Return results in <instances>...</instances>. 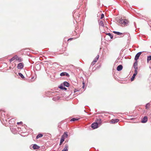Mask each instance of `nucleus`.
Listing matches in <instances>:
<instances>
[{
  "label": "nucleus",
  "instance_id": "obj_1",
  "mask_svg": "<svg viewBox=\"0 0 151 151\" xmlns=\"http://www.w3.org/2000/svg\"><path fill=\"white\" fill-rule=\"evenodd\" d=\"M119 23L121 26H125L128 25L129 22L126 19L121 18L119 20Z\"/></svg>",
  "mask_w": 151,
  "mask_h": 151
},
{
  "label": "nucleus",
  "instance_id": "obj_2",
  "mask_svg": "<svg viewBox=\"0 0 151 151\" xmlns=\"http://www.w3.org/2000/svg\"><path fill=\"white\" fill-rule=\"evenodd\" d=\"M91 127L93 129H96L98 127V124L97 122L93 123L91 124Z\"/></svg>",
  "mask_w": 151,
  "mask_h": 151
},
{
  "label": "nucleus",
  "instance_id": "obj_3",
  "mask_svg": "<svg viewBox=\"0 0 151 151\" xmlns=\"http://www.w3.org/2000/svg\"><path fill=\"white\" fill-rule=\"evenodd\" d=\"M142 52H139L137 54L134 58V60H137L139 59L140 55L142 54Z\"/></svg>",
  "mask_w": 151,
  "mask_h": 151
},
{
  "label": "nucleus",
  "instance_id": "obj_4",
  "mask_svg": "<svg viewBox=\"0 0 151 151\" xmlns=\"http://www.w3.org/2000/svg\"><path fill=\"white\" fill-rule=\"evenodd\" d=\"M134 68L135 69L134 71H136L137 72L138 67H137V61H135L134 64Z\"/></svg>",
  "mask_w": 151,
  "mask_h": 151
},
{
  "label": "nucleus",
  "instance_id": "obj_5",
  "mask_svg": "<svg viewBox=\"0 0 151 151\" xmlns=\"http://www.w3.org/2000/svg\"><path fill=\"white\" fill-rule=\"evenodd\" d=\"M24 67L23 64V63H19L17 66V68L19 69H22Z\"/></svg>",
  "mask_w": 151,
  "mask_h": 151
},
{
  "label": "nucleus",
  "instance_id": "obj_6",
  "mask_svg": "<svg viewBox=\"0 0 151 151\" xmlns=\"http://www.w3.org/2000/svg\"><path fill=\"white\" fill-rule=\"evenodd\" d=\"M137 72H136V71H134V73L133 76L132 77V78H131V81H132L134 80V78L135 76H136L137 74Z\"/></svg>",
  "mask_w": 151,
  "mask_h": 151
},
{
  "label": "nucleus",
  "instance_id": "obj_7",
  "mask_svg": "<svg viewBox=\"0 0 151 151\" xmlns=\"http://www.w3.org/2000/svg\"><path fill=\"white\" fill-rule=\"evenodd\" d=\"M147 121V117L146 116H145L142 120L141 122L142 123H145Z\"/></svg>",
  "mask_w": 151,
  "mask_h": 151
},
{
  "label": "nucleus",
  "instance_id": "obj_8",
  "mask_svg": "<svg viewBox=\"0 0 151 151\" xmlns=\"http://www.w3.org/2000/svg\"><path fill=\"white\" fill-rule=\"evenodd\" d=\"M41 66L40 64H38L36 65L35 66V68L37 70H40L41 69Z\"/></svg>",
  "mask_w": 151,
  "mask_h": 151
},
{
  "label": "nucleus",
  "instance_id": "obj_9",
  "mask_svg": "<svg viewBox=\"0 0 151 151\" xmlns=\"http://www.w3.org/2000/svg\"><path fill=\"white\" fill-rule=\"evenodd\" d=\"M60 75L61 76H66L68 77L69 76L68 74L66 72H62L60 74Z\"/></svg>",
  "mask_w": 151,
  "mask_h": 151
},
{
  "label": "nucleus",
  "instance_id": "obj_10",
  "mask_svg": "<svg viewBox=\"0 0 151 151\" xmlns=\"http://www.w3.org/2000/svg\"><path fill=\"white\" fill-rule=\"evenodd\" d=\"M119 121V119H112L111 120L110 122L111 123H115L118 122Z\"/></svg>",
  "mask_w": 151,
  "mask_h": 151
},
{
  "label": "nucleus",
  "instance_id": "obj_11",
  "mask_svg": "<svg viewBox=\"0 0 151 151\" xmlns=\"http://www.w3.org/2000/svg\"><path fill=\"white\" fill-rule=\"evenodd\" d=\"M68 133L67 132H65L64 133L63 135L61 137H63L65 139V138H67L68 137Z\"/></svg>",
  "mask_w": 151,
  "mask_h": 151
},
{
  "label": "nucleus",
  "instance_id": "obj_12",
  "mask_svg": "<svg viewBox=\"0 0 151 151\" xmlns=\"http://www.w3.org/2000/svg\"><path fill=\"white\" fill-rule=\"evenodd\" d=\"M32 147L34 150H37L40 148V147L36 144H34L33 145Z\"/></svg>",
  "mask_w": 151,
  "mask_h": 151
},
{
  "label": "nucleus",
  "instance_id": "obj_13",
  "mask_svg": "<svg viewBox=\"0 0 151 151\" xmlns=\"http://www.w3.org/2000/svg\"><path fill=\"white\" fill-rule=\"evenodd\" d=\"M122 68H123L122 66V65H118L117 66V70L118 71H119L121 70L122 69Z\"/></svg>",
  "mask_w": 151,
  "mask_h": 151
},
{
  "label": "nucleus",
  "instance_id": "obj_14",
  "mask_svg": "<svg viewBox=\"0 0 151 151\" xmlns=\"http://www.w3.org/2000/svg\"><path fill=\"white\" fill-rule=\"evenodd\" d=\"M59 88L62 90H67V88L63 86V85L61 84L60 86H59Z\"/></svg>",
  "mask_w": 151,
  "mask_h": 151
},
{
  "label": "nucleus",
  "instance_id": "obj_15",
  "mask_svg": "<svg viewBox=\"0 0 151 151\" xmlns=\"http://www.w3.org/2000/svg\"><path fill=\"white\" fill-rule=\"evenodd\" d=\"M68 146L67 144H66L65 147L62 151H68Z\"/></svg>",
  "mask_w": 151,
  "mask_h": 151
},
{
  "label": "nucleus",
  "instance_id": "obj_16",
  "mask_svg": "<svg viewBox=\"0 0 151 151\" xmlns=\"http://www.w3.org/2000/svg\"><path fill=\"white\" fill-rule=\"evenodd\" d=\"M63 85L64 86H65L67 87H68L69 86V84L68 82L65 81L63 83Z\"/></svg>",
  "mask_w": 151,
  "mask_h": 151
},
{
  "label": "nucleus",
  "instance_id": "obj_17",
  "mask_svg": "<svg viewBox=\"0 0 151 151\" xmlns=\"http://www.w3.org/2000/svg\"><path fill=\"white\" fill-rule=\"evenodd\" d=\"M99 57V55H98L93 60L94 62H95L96 63L97 62L98 60V59Z\"/></svg>",
  "mask_w": 151,
  "mask_h": 151
},
{
  "label": "nucleus",
  "instance_id": "obj_18",
  "mask_svg": "<svg viewBox=\"0 0 151 151\" xmlns=\"http://www.w3.org/2000/svg\"><path fill=\"white\" fill-rule=\"evenodd\" d=\"M16 60H18L20 62L21 61V58L20 57H18L17 55H16Z\"/></svg>",
  "mask_w": 151,
  "mask_h": 151
},
{
  "label": "nucleus",
  "instance_id": "obj_19",
  "mask_svg": "<svg viewBox=\"0 0 151 151\" xmlns=\"http://www.w3.org/2000/svg\"><path fill=\"white\" fill-rule=\"evenodd\" d=\"M113 32L114 33H115V34H116L117 35H121L122 34V33L119 32H116V31H113Z\"/></svg>",
  "mask_w": 151,
  "mask_h": 151
},
{
  "label": "nucleus",
  "instance_id": "obj_20",
  "mask_svg": "<svg viewBox=\"0 0 151 151\" xmlns=\"http://www.w3.org/2000/svg\"><path fill=\"white\" fill-rule=\"evenodd\" d=\"M99 24L102 27H104V22L102 21H100L99 22Z\"/></svg>",
  "mask_w": 151,
  "mask_h": 151
},
{
  "label": "nucleus",
  "instance_id": "obj_21",
  "mask_svg": "<svg viewBox=\"0 0 151 151\" xmlns=\"http://www.w3.org/2000/svg\"><path fill=\"white\" fill-rule=\"evenodd\" d=\"M43 136V135L42 134H39L36 137V139H38L39 138Z\"/></svg>",
  "mask_w": 151,
  "mask_h": 151
},
{
  "label": "nucleus",
  "instance_id": "obj_22",
  "mask_svg": "<svg viewBox=\"0 0 151 151\" xmlns=\"http://www.w3.org/2000/svg\"><path fill=\"white\" fill-rule=\"evenodd\" d=\"M64 139H64L63 137H62V138L61 137V139L60 140V145H61V144H62L63 142L64 141Z\"/></svg>",
  "mask_w": 151,
  "mask_h": 151
},
{
  "label": "nucleus",
  "instance_id": "obj_23",
  "mask_svg": "<svg viewBox=\"0 0 151 151\" xmlns=\"http://www.w3.org/2000/svg\"><path fill=\"white\" fill-rule=\"evenodd\" d=\"M16 55L12 58L11 59H10L9 60L10 62H11L12 61H14V60H16Z\"/></svg>",
  "mask_w": 151,
  "mask_h": 151
},
{
  "label": "nucleus",
  "instance_id": "obj_24",
  "mask_svg": "<svg viewBox=\"0 0 151 151\" xmlns=\"http://www.w3.org/2000/svg\"><path fill=\"white\" fill-rule=\"evenodd\" d=\"M78 119L77 118H73L71 119L70 121V122H74L77 120H78Z\"/></svg>",
  "mask_w": 151,
  "mask_h": 151
},
{
  "label": "nucleus",
  "instance_id": "obj_25",
  "mask_svg": "<svg viewBox=\"0 0 151 151\" xmlns=\"http://www.w3.org/2000/svg\"><path fill=\"white\" fill-rule=\"evenodd\" d=\"M106 35L109 36L111 39H112L113 38V36L110 33H107L106 34Z\"/></svg>",
  "mask_w": 151,
  "mask_h": 151
},
{
  "label": "nucleus",
  "instance_id": "obj_26",
  "mask_svg": "<svg viewBox=\"0 0 151 151\" xmlns=\"http://www.w3.org/2000/svg\"><path fill=\"white\" fill-rule=\"evenodd\" d=\"M151 60V56H149L147 57V61L148 62L150 60Z\"/></svg>",
  "mask_w": 151,
  "mask_h": 151
},
{
  "label": "nucleus",
  "instance_id": "obj_27",
  "mask_svg": "<svg viewBox=\"0 0 151 151\" xmlns=\"http://www.w3.org/2000/svg\"><path fill=\"white\" fill-rule=\"evenodd\" d=\"M19 75L22 78H24V77L23 75L22 74L20 73H18Z\"/></svg>",
  "mask_w": 151,
  "mask_h": 151
},
{
  "label": "nucleus",
  "instance_id": "obj_28",
  "mask_svg": "<svg viewBox=\"0 0 151 151\" xmlns=\"http://www.w3.org/2000/svg\"><path fill=\"white\" fill-rule=\"evenodd\" d=\"M150 106V104L149 103H147L146 105V106H145V107H146V109H148L149 108V107Z\"/></svg>",
  "mask_w": 151,
  "mask_h": 151
},
{
  "label": "nucleus",
  "instance_id": "obj_29",
  "mask_svg": "<svg viewBox=\"0 0 151 151\" xmlns=\"http://www.w3.org/2000/svg\"><path fill=\"white\" fill-rule=\"evenodd\" d=\"M10 129H11V131L13 133H15L16 132V131H15V129H12V128H10Z\"/></svg>",
  "mask_w": 151,
  "mask_h": 151
},
{
  "label": "nucleus",
  "instance_id": "obj_30",
  "mask_svg": "<svg viewBox=\"0 0 151 151\" xmlns=\"http://www.w3.org/2000/svg\"><path fill=\"white\" fill-rule=\"evenodd\" d=\"M95 63V62H94V61H93L91 63V66H93L94 64Z\"/></svg>",
  "mask_w": 151,
  "mask_h": 151
},
{
  "label": "nucleus",
  "instance_id": "obj_31",
  "mask_svg": "<svg viewBox=\"0 0 151 151\" xmlns=\"http://www.w3.org/2000/svg\"><path fill=\"white\" fill-rule=\"evenodd\" d=\"M14 119H11L9 121V123L10 124V123H11L12 121H13V122H14Z\"/></svg>",
  "mask_w": 151,
  "mask_h": 151
},
{
  "label": "nucleus",
  "instance_id": "obj_32",
  "mask_svg": "<svg viewBox=\"0 0 151 151\" xmlns=\"http://www.w3.org/2000/svg\"><path fill=\"white\" fill-rule=\"evenodd\" d=\"M104 17V14H102L101 15V19H102Z\"/></svg>",
  "mask_w": 151,
  "mask_h": 151
},
{
  "label": "nucleus",
  "instance_id": "obj_33",
  "mask_svg": "<svg viewBox=\"0 0 151 151\" xmlns=\"http://www.w3.org/2000/svg\"><path fill=\"white\" fill-rule=\"evenodd\" d=\"M22 123H22V122H17V124H22Z\"/></svg>",
  "mask_w": 151,
  "mask_h": 151
},
{
  "label": "nucleus",
  "instance_id": "obj_34",
  "mask_svg": "<svg viewBox=\"0 0 151 151\" xmlns=\"http://www.w3.org/2000/svg\"><path fill=\"white\" fill-rule=\"evenodd\" d=\"M83 86L82 87H83V88H84V82H83Z\"/></svg>",
  "mask_w": 151,
  "mask_h": 151
},
{
  "label": "nucleus",
  "instance_id": "obj_35",
  "mask_svg": "<svg viewBox=\"0 0 151 151\" xmlns=\"http://www.w3.org/2000/svg\"><path fill=\"white\" fill-rule=\"evenodd\" d=\"M72 38H70V39H68V40H72Z\"/></svg>",
  "mask_w": 151,
  "mask_h": 151
},
{
  "label": "nucleus",
  "instance_id": "obj_36",
  "mask_svg": "<svg viewBox=\"0 0 151 151\" xmlns=\"http://www.w3.org/2000/svg\"><path fill=\"white\" fill-rule=\"evenodd\" d=\"M1 118L3 119H4V117H3V116H2V117H1Z\"/></svg>",
  "mask_w": 151,
  "mask_h": 151
},
{
  "label": "nucleus",
  "instance_id": "obj_37",
  "mask_svg": "<svg viewBox=\"0 0 151 151\" xmlns=\"http://www.w3.org/2000/svg\"><path fill=\"white\" fill-rule=\"evenodd\" d=\"M55 98H53L52 99H53V100H55Z\"/></svg>",
  "mask_w": 151,
  "mask_h": 151
},
{
  "label": "nucleus",
  "instance_id": "obj_38",
  "mask_svg": "<svg viewBox=\"0 0 151 151\" xmlns=\"http://www.w3.org/2000/svg\"><path fill=\"white\" fill-rule=\"evenodd\" d=\"M18 128V130L19 131V128Z\"/></svg>",
  "mask_w": 151,
  "mask_h": 151
},
{
  "label": "nucleus",
  "instance_id": "obj_39",
  "mask_svg": "<svg viewBox=\"0 0 151 151\" xmlns=\"http://www.w3.org/2000/svg\"><path fill=\"white\" fill-rule=\"evenodd\" d=\"M14 123H12V124H14Z\"/></svg>",
  "mask_w": 151,
  "mask_h": 151
}]
</instances>
